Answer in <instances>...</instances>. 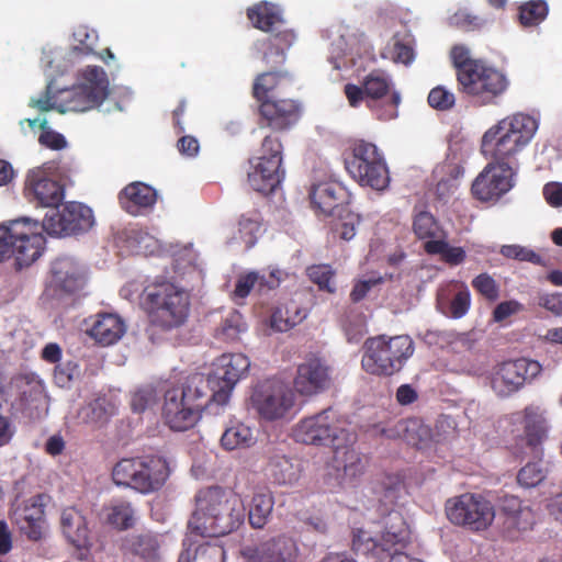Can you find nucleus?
<instances>
[{"instance_id": "f257e3e1", "label": "nucleus", "mask_w": 562, "mask_h": 562, "mask_svg": "<svg viewBox=\"0 0 562 562\" xmlns=\"http://www.w3.org/2000/svg\"><path fill=\"white\" fill-rule=\"evenodd\" d=\"M381 503L387 508L386 519L384 521V531L380 537L372 536L370 531L358 529L353 533L352 548L357 553L371 555L382 560L384 553H390L395 546H403L409 539L408 526L402 514L394 510L393 506L397 503L403 481L400 475L387 474L381 484Z\"/></svg>"}, {"instance_id": "f03ea898", "label": "nucleus", "mask_w": 562, "mask_h": 562, "mask_svg": "<svg viewBox=\"0 0 562 562\" xmlns=\"http://www.w3.org/2000/svg\"><path fill=\"white\" fill-rule=\"evenodd\" d=\"M139 306L150 326L171 331L183 326L190 315V294L183 288L156 278L146 284L139 294Z\"/></svg>"}, {"instance_id": "7ed1b4c3", "label": "nucleus", "mask_w": 562, "mask_h": 562, "mask_svg": "<svg viewBox=\"0 0 562 562\" xmlns=\"http://www.w3.org/2000/svg\"><path fill=\"white\" fill-rule=\"evenodd\" d=\"M537 128V121L528 114L507 116L483 134L481 153L490 162L516 171L517 154L531 140Z\"/></svg>"}, {"instance_id": "20e7f679", "label": "nucleus", "mask_w": 562, "mask_h": 562, "mask_svg": "<svg viewBox=\"0 0 562 562\" xmlns=\"http://www.w3.org/2000/svg\"><path fill=\"white\" fill-rule=\"evenodd\" d=\"M211 374L194 373L183 386H173L166 391L162 418L176 431H184L199 420L201 412L209 406L211 398Z\"/></svg>"}, {"instance_id": "39448f33", "label": "nucleus", "mask_w": 562, "mask_h": 562, "mask_svg": "<svg viewBox=\"0 0 562 562\" xmlns=\"http://www.w3.org/2000/svg\"><path fill=\"white\" fill-rule=\"evenodd\" d=\"M37 220L19 217L0 224V262L12 257L19 269L37 260L45 246Z\"/></svg>"}, {"instance_id": "423d86ee", "label": "nucleus", "mask_w": 562, "mask_h": 562, "mask_svg": "<svg viewBox=\"0 0 562 562\" xmlns=\"http://www.w3.org/2000/svg\"><path fill=\"white\" fill-rule=\"evenodd\" d=\"M415 350L408 335H379L363 344L362 369L372 375L391 376L400 372Z\"/></svg>"}, {"instance_id": "0eeeda50", "label": "nucleus", "mask_w": 562, "mask_h": 562, "mask_svg": "<svg viewBox=\"0 0 562 562\" xmlns=\"http://www.w3.org/2000/svg\"><path fill=\"white\" fill-rule=\"evenodd\" d=\"M169 475L168 463L157 456L121 459L112 470L113 482L142 494L160 490Z\"/></svg>"}, {"instance_id": "6e6552de", "label": "nucleus", "mask_w": 562, "mask_h": 562, "mask_svg": "<svg viewBox=\"0 0 562 562\" xmlns=\"http://www.w3.org/2000/svg\"><path fill=\"white\" fill-rule=\"evenodd\" d=\"M293 438L305 445L330 447L337 460H339L340 449L356 441L355 434L341 426V422L331 408L300 420L293 428Z\"/></svg>"}, {"instance_id": "1a4fd4ad", "label": "nucleus", "mask_w": 562, "mask_h": 562, "mask_svg": "<svg viewBox=\"0 0 562 562\" xmlns=\"http://www.w3.org/2000/svg\"><path fill=\"white\" fill-rule=\"evenodd\" d=\"M348 173L361 187L383 191L389 187L390 172L382 153L373 143L356 140L345 156Z\"/></svg>"}, {"instance_id": "9d476101", "label": "nucleus", "mask_w": 562, "mask_h": 562, "mask_svg": "<svg viewBox=\"0 0 562 562\" xmlns=\"http://www.w3.org/2000/svg\"><path fill=\"white\" fill-rule=\"evenodd\" d=\"M473 66L457 80L459 91L481 105L494 103L507 90L508 78L502 70L483 59Z\"/></svg>"}, {"instance_id": "9b49d317", "label": "nucleus", "mask_w": 562, "mask_h": 562, "mask_svg": "<svg viewBox=\"0 0 562 562\" xmlns=\"http://www.w3.org/2000/svg\"><path fill=\"white\" fill-rule=\"evenodd\" d=\"M283 146L279 137L267 135L261 143L257 162L248 172V183L257 192L268 195L282 182L284 170L282 166Z\"/></svg>"}, {"instance_id": "f8f14e48", "label": "nucleus", "mask_w": 562, "mask_h": 562, "mask_svg": "<svg viewBox=\"0 0 562 562\" xmlns=\"http://www.w3.org/2000/svg\"><path fill=\"white\" fill-rule=\"evenodd\" d=\"M446 514L450 522L472 531L487 529L495 518L492 503L481 495L471 493L449 498L446 503Z\"/></svg>"}, {"instance_id": "ddd939ff", "label": "nucleus", "mask_w": 562, "mask_h": 562, "mask_svg": "<svg viewBox=\"0 0 562 562\" xmlns=\"http://www.w3.org/2000/svg\"><path fill=\"white\" fill-rule=\"evenodd\" d=\"M65 93L60 112H85L99 106L109 94L105 71L98 66H88L82 72V81Z\"/></svg>"}, {"instance_id": "4468645a", "label": "nucleus", "mask_w": 562, "mask_h": 562, "mask_svg": "<svg viewBox=\"0 0 562 562\" xmlns=\"http://www.w3.org/2000/svg\"><path fill=\"white\" fill-rule=\"evenodd\" d=\"M250 402L262 419L273 422L290 413L294 406L295 396L282 381L267 379L255 385Z\"/></svg>"}, {"instance_id": "2eb2a0df", "label": "nucleus", "mask_w": 562, "mask_h": 562, "mask_svg": "<svg viewBox=\"0 0 562 562\" xmlns=\"http://www.w3.org/2000/svg\"><path fill=\"white\" fill-rule=\"evenodd\" d=\"M541 364L531 359L519 358L495 366L491 372V387L499 397H508L518 392L526 382L537 378Z\"/></svg>"}, {"instance_id": "dca6fc26", "label": "nucleus", "mask_w": 562, "mask_h": 562, "mask_svg": "<svg viewBox=\"0 0 562 562\" xmlns=\"http://www.w3.org/2000/svg\"><path fill=\"white\" fill-rule=\"evenodd\" d=\"M42 232L48 235L71 236L89 232L94 225L93 211L86 204L71 201L67 202L61 211L46 214L40 222Z\"/></svg>"}, {"instance_id": "f3484780", "label": "nucleus", "mask_w": 562, "mask_h": 562, "mask_svg": "<svg viewBox=\"0 0 562 562\" xmlns=\"http://www.w3.org/2000/svg\"><path fill=\"white\" fill-rule=\"evenodd\" d=\"M213 367V403L226 405L236 384L247 376L250 361L240 352L223 353Z\"/></svg>"}, {"instance_id": "a211bd4d", "label": "nucleus", "mask_w": 562, "mask_h": 562, "mask_svg": "<svg viewBox=\"0 0 562 562\" xmlns=\"http://www.w3.org/2000/svg\"><path fill=\"white\" fill-rule=\"evenodd\" d=\"M245 520L240 496L231 488L213 486V537H222L238 529Z\"/></svg>"}, {"instance_id": "6ab92c4d", "label": "nucleus", "mask_w": 562, "mask_h": 562, "mask_svg": "<svg viewBox=\"0 0 562 562\" xmlns=\"http://www.w3.org/2000/svg\"><path fill=\"white\" fill-rule=\"evenodd\" d=\"M52 169L53 166L44 164L31 169L26 175L24 195L30 202L42 207H58L65 198V188L52 178Z\"/></svg>"}, {"instance_id": "aec40b11", "label": "nucleus", "mask_w": 562, "mask_h": 562, "mask_svg": "<svg viewBox=\"0 0 562 562\" xmlns=\"http://www.w3.org/2000/svg\"><path fill=\"white\" fill-rule=\"evenodd\" d=\"M362 83L367 93V105L373 109L379 101L384 105L378 111V119L383 121L395 119L401 94L393 89L391 77L382 70H372L363 78Z\"/></svg>"}, {"instance_id": "412c9836", "label": "nucleus", "mask_w": 562, "mask_h": 562, "mask_svg": "<svg viewBox=\"0 0 562 562\" xmlns=\"http://www.w3.org/2000/svg\"><path fill=\"white\" fill-rule=\"evenodd\" d=\"M331 385V368L327 361L315 355L307 356L296 368L294 390L302 396H314Z\"/></svg>"}, {"instance_id": "4be33fe9", "label": "nucleus", "mask_w": 562, "mask_h": 562, "mask_svg": "<svg viewBox=\"0 0 562 562\" xmlns=\"http://www.w3.org/2000/svg\"><path fill=\"white\" fill-rule=\"evenodd\" d=\"M516 171L488 162L474 179L471 192L481 202L497 201L514 187Z\"/></svg>"}, {"instance_id": "5701e85b", "label": "nucleus", "mask_w": 562, "mask_h": 562, "mask_svg": "<svg viewBox=\"0 0 562 562\" xmlns=\"http://www.w3.org/2000/svg\"><path fill=\"white\" fill-rule=\"evenodd\" d=\"M258 103L260 125L274 132L292 128L302 116V105L294 99H269Z\"/></svg>"}, {"instance_id": "b1692460", "label": "nucleus", "mask_w": 562, "mask_h": 562, "mask_svg": "<svg viewBox=\"0 0 562 562\" xmlns=\"http://www.w3.org/2000/svg\"><path fill=\"white\" fill-rule=\"evenodd\" d=\"M50 285L55 292L77 294L87 283L85 269L70 257L54 260L50 268Z\"/></svg>"}, {"instance_id": "393cba45", "label": "nucleus", "mask_w": 562, "mask_h": 562, "mask_svg": "<svg viewBox=\"0 0 562 562\" xmlns=\"http://www.w3.org/2000/svg\"><path fill=\"white\" fill-rule=\"evenodd\" d=\"M44 515L43 495L37 494L15 507L11 519L27 539L38 541L43 537Z\"/></svg>"}, {"instance_id": "a878e982", "label": "nucleus", "mask_w": 562, "mask_h": 562, "mask_svg": "<svg viewBox=\"0 0 562 562\" xmlns=\"http://www.w3.org/2000/svg\"><path fill=\"white\" fill-rule=\"evenodd\" d=\"M308 198L315 212L330 215L335 209L347 202L348 192L340 182L329 179L313 183Z\"/></svg>"}, {"instance_id": "bb28decb", "label": "nucleus", "mask_w": 562, "mask_h": 562, "mask_svg": "<svg viewBox=\"0 0 562 562\" xmlns=\"http://www.w3.org/2000/svg\"><path fill=\"white\" fill-rule=\"evenodd\" d=\"M297 35L293 29L283 23L269 33L266 40L263 60L267 66L274 68L283 65L286 59V53L296 43Z\"/></svg>"}, {"instance_id": "cd10ccee", "label": "nucleus", "mask_w": 562, "mask_h": 562, "mask_svg": "<svg viewBox=\"0 0 562 562\" xmlns=\"http://www.w3.org/2000/svg\"><path fill=\"white\" fill-rule=\"evenodd\" d=\"M293 75L288 70H269L258 75L252 83V97L258 101L279 99L278 95L292 87Z\"/></svg>"}, {"instance_id": "c85d7f7f", "label": "nucleus", "mask_w": 562, "mask_h": 562, "mask_svg": "<svg viewBox=\"0 0 562 562\" xmlns=\"http://www.w3.org/2000/svg\"><path fill=\"white\" fill-rule=\"evenodd\" d=\"M60 528L67 541L78 549L90 544V529L86 516L75 506L61 510Z\"/></svg>"}, {"instance_id": "c756f323", "label": "nucleus", "mask_w": 562, "mask_h": 562, "mask_svg": "<svg viewBox=\"0 0 562 562\" xmlns=\"http://www.w3.org/2000/svg\"><path fill=\"white\" fill-rule=\"evenodd\" d=\"M156 201V190L140 181L128 183L119 193L121 207L132 215H137L142 209L153 207Z\"/></svg>"}, {"instance_id": "7c9ffc66", "label": "nucleus", "mask_w": 562, "mask_h": 562, "mask_svg": "<svg viewBox=\"0 0 562 562\" xmlns=\"http://www.w3.org/2000/svg\"><path fill=\"white\" fill-rule=\"evenodd\" d=\"M258 562H296L297 547L293 539L278 536L257 548Z\"/></svg>"}, {"instance_id": "2f4dec72", "label": "nucleus", "mask_w": 562, "mask_h": 562, "mask_svg": "<svg viewBox=\"0 0 562 562\" xmlns=\"http://www.w3.org/2000/svg\"><path fill=\"white\" fill-rule=\"evenodd\" d=\"M122 318L112 313H100L95 316L88 334L99 344L110 346L122 338L125 333Z\"/></svg>"}, {"instance_id": "473e14b6", "label": "nucleus", "mask_w": 562, "mask_h": 562, "mask_svg": "<svg viewBox=\"0 0 562 562\" xmlns=\"http://www.w3.org/2000/svg\"><path fill=\"white\" fill-rule=\"evenodd\" d=\"M274 497L266 486H257L254 490L248 505V521L255 529H262L272 514Z\"/></svg>"}, {"instance_id": "72a5a7b5", "label": "nucleus", "mask_w": 562, "mask_h": 562, "mask_svg": "<svg viewBox=\"0 0 562 562\" xmlns=\"http://www.w3.org/2000/svg\"><path fill=\"white\" fill-rule=\"evenodd\" d=\"M524 436L526 446L537 456L542 454V445L548 439V424L546 418L532 408L524 413Z\"/></svg>"}, {"instance_id": "f704fd0d", "label": "nucleus", "mask_w": 562, "mask_h": 562, "mask_svg": "<svg viewBox=\"0 0 562 562\" xmlns=\"http://www.w3.org/2000/svg\"><path fill=\"white\" fill-rule=\"evenodd\" d=\"M300 465L284 454H273L266 467V475L276 485H292L300 477Z\"/></svg>"}, {"instance_id": "c9c22d12", "label": "nucleus", "mask_w": 562, "mask_h": 562, "mask_svg": "<svg viewBox=\"0 0 562 562\" xmlns=\"http://www.w3.org/2000/svg\"><path fill=\"white\" fill-rule=\"evenodd\" d=\"M504 528L510 532L512 530L525 531L531 529L535 524L533 512L522 506L517 497L506 498L503 506Z\"/></svg>"}, {"instance_id": "e433bc0d", "label": "nucleus", "mask_w": 562, "mask_h": 562, "mask_svg": "<svg viewBox=\"0 0 562 562\" xmlns=\"http://www.w3.org/2000/svg\"><path fill=\"white\" fill-rule=\"evenodd\" d=\"M306 315V310L291 300L273 308L269 324L273 330L285 333L302 323Z\"/></svg>"}, {"instance_id": "4c0bfd02", "label": "nucleus", "mask_w": 562, "mask_h": 562, "mask_svg": "<svg viewBox=\"0 0 562 562\" xmlns=\"http://www.w3.org/2000/svg\"><path fill=\"white\" fill-rule=\"evenodd\" d=\"M247 18L258 30L270 33L284 23L278 7L268 1H261L247 9Z\"/></svg>"}, {"instance_id": "58836bf2", "label": "nucleus", "mask_w": 562, "mask_h": 562, "mask_svg": "<svg viewBox=\"0 0 562 562\" xmlns=\"http://www.w3.org/2000/svg\"><path fill=\"white\" fill-rule=\"evenodd\" d=\"M125 547L128 552L146 562H153L159 558L160 544L157 536L151 532L130 536L125 540Z\"/></svg>"}, {"instance_id": "ea45409f", "label": "nucleus", "mask_w": 562, "mask_h": 562, "mask_svg": "<svg viewBox=\"0 0 562 562\" xmlns=\"http://www.w3.org/2000/svg\"><path fill=\"white\" fill-rule=\"evenodd\" d=\"M106 522L117 530H127L135 525V510L127 501H116L108 507Z\"/></svg>"}, {"instance_id": "a19ab883", "label": "nucleus", "mask_w": 562, "mask_h": 562, "mask_svg": "<svg viewBox=\"0 0 562 562\" xmlns=\"http://www.w3.org/2000/svg\"><path fill=\"white\" fill-rule=\"evenodd\" d=\"M413 232L418 239L438 240L443 233L438 221L428 211H420L413 217Z\"/></svg>"}, {"instance_id": "79ce46f5", "label": "nucleus", "mask_w": 562, "mask_h": 562, "mask_svg": "<svg viewBox=\"0 0 562 562\" xmlns=\"http://www.w3.org/2000/svg\"><path fill=\"white\" fill-rule=\"evenodd\" d=\"M261 221V214L256 209L240 215L238 221V238L245 244L246 248H251L256 244Z\"/></svg>"}, {"instance_id": "37998d69", "label": "nucleus", "mask_w": 562, "mask_h": 562, "mask_svg": "<svg viewBox=\"0 0 562 562\" xmlns=\"http://www.w3.org/2000/svg\"><path fill=\"white\" fill-rule=\"evenodd\" d=\"M247 325L238 311H231L216 330V338L224 342H237Z\"/></svg>"}, {"instance_id": "c03bdc74", "label": "nucleus", "mask_w": 562, "mask_h": 562, "mask_svg": "<svg viewBox=\"0 0 562 562\" xmlns=\"http://www.w3.org/2000/svg\"><path fill=\"white\" fill-rule=\"evenodd\" d=\"M424 250L428 255H440L441 259L450 266L462 263L467 257L465 250L462 247L450 246L442 238L425 241Z\"/></svg>"}, {"instance_id": "a18cd8bd", "label": "nucleus", "mask_w": 562, "mask_h": 562, "mask_svg": "<svg viewBox=\"0 0 562 562\" xmlns=\"http://www.w3.org/2000/svg\"><path fill=\"white\" fill-rule=\"evenodd\" d=\"M210 491V488L202 490L195 495L196 509L193 512L188 524L191 532L201 537H207L209 517L206 510L209 509L207 495Z\"/></svg>"}, {"instance_id": "49530a36", "label": "nucleus", "mask_w": 562, "mask_h": 562, "mask_svg": "<svg viewBox=\"0 0 562 562\" xmlns=\"http://www.w3.org/2000/svg\"><path fill=\"white\" fill-rule=\"evenodd\" d=\"M252 431L249 427L239 424L227 428L221 437V446L225 450H235L249 447L252 442Z\"/></svg>"}, {"instance_id": "de8ad7c7", "label": "nucleus", "mask_w": 562, "mask_h": 562, "mask_svg": "<svg viewBox=\"0 0 562 562\" xmlns=\"http://www.w3.org/2000/svg\"><path fill=\"white\" fill-rule=\"evenodd\" d=\"M548 14V5L543 0H531L519 7V21L524 26H535Z\"/></svg>"}, {"instance_id": "09e8293b", "label": "nucleus", "mask_w": 562, "mask_h": 562, "mask_svg": "<svg viewBox=\"0 0 562 562\" xmlns=\"http://www.w3.org/2000/svg\"><path fill=\"white\" fill-rule=\"evenodd\" d=\"M348 445L341 448L342 451V471L346 477L356 479L364 473L367 460Z\"/></svg>"}, {"instance_id": "8fccbe9b", "label": "nucleus", "mask_w": 562, "mask_h": 562, "mask_svg": "<svg viewBox=\"0 0 562 562\" xmlns=\"http://www.w3.org/2000/svg\"><path fill=\"white\" fill-rule=\"evenodd\" d=\"M74 38L77 43L72 47L74 54L82 56L95 54L98 33L94 30L80 25L75 30Z\"/></svg>"}, {"instance_id": "3c124183", "label": "nucleus", "mask_w": 562, "mask_h": 562, "mask_svg": "<svg viewBox=\"0 0 562 562\" xmlns=\"http://www.w3.org/2000/svg\"><path fill=\"white\" fill-rule=\"evenodd\" d=\"M547 475L541 460L529 462L522 467L517 474V482L525 487H535L540 484Z\"/></svg>"}, {"instance_id": "603ef678", "label": "nucleus", "mask_w": 562, "mask_h": 562, "mask_svg": "<svg viewBox=\"0 0 562 562\" xmlns=\"http://www.w3.org/2000/svg\"><path fill=\"white\" fill-rule=\"evenodd\" d=\"M451 63L456 69L457 80L468 72L473 65L479 64L482 59L471 58L470 50L464 45H454L450 50Z\"/></svg>"}, {"instance_id": "864d4df0", "label": "nucleus", "mask_w": 562, "mask_h": 562, "mask_svg": "<svg viewBox=\"0 0 562 562\" xmlns=\"http://www.w3.org/2000/svg\"><path fill=\"white\" fill-rule=\"evenodd\" d=\"M334 270L329 265H314L307 268V276L310 280L317 284L319 290L329 293L335 292V284L333 281Z\"/></svg>"}, {"instance_id": "5fc2aeb1", "label": "nucleus", "mask_w": 562, "mask_h": 562, "mask_svg": "<svg viewBox=\"0 0 562 562\" xmlns=\"http://www.w3.org/2000/svg\"><path fill=\"white\" fill-rule=\"evenodd\" d=\"M473 289L486 300L494 302L499 296V288L496 281L488 273L476 276L471 282Z\"/></svg>"}, {"instance_id": "6e6d98bb", "label": "nucleus", "mask_w": 562, "mask_h": 562, "mask_svg": "<svg viewBox=\"0 0 562 562\" xmlns=\"http://www.w3.org/2000/svg\"><path fill=\"white\" fill-rule=\"evenodd\" d=\"M258 280L259 273L256 271L238 276L233 291V299L236 302L246 299L250 294L251 290H257Z\"/></svg>"}, {"instance_id": "4d7b16f0", "label": "nucleus", "mask_w": 562, "mask_h": 562, "mask_svg": "<svg viewBox=\"0 0 562 562\" xmlns=\"http://www.w3.org/2000/svg\"><path fill=\"white\" fill-rule=\"evenodd\" d=\"M454 94L442 86L435 87L428 94V103L431 108L447 111L454 105Z\"/></svg>"}, {"instance_id": "13d9d810", "label": "nucleus", "mask_w": 562, "mask_h": 562, "mask_svg": "<svg viewBox=\"0 0 562 562\" xmlns=\"http://www.w3.org/2000/svg\"><path fill=\"white\" fill-rule=\"evenodd\" d=\"M450 24L469 32L481 29L484 25V20L467 10H458L450 16Z\"/></svg>"}, {"instance_id": "bf43d9fd", "label": "nucleus", "mask_w": 562, "mask_h": 562, "mask_svg": "<svg viewBox=\"0 0 562 562\" xmlns=\"http://www.w3.org/2000/svg\"><path fill=\"white\" fill-rule=\"evenodd\" d=\"M501 254L510 259H517L520 261H528L536 265L541 263V257L533 250L519 245H504L501 248Z\"/></svg>"}, {"instance_id": "052dcab7", "label": "nucleus", "mask_w": 562, "mask_h": 562, "mask_svg": "<svg viewBox=\"0 0 562 562\" xmlns=\"http://www.w3.org/2000/svg\"><path fill=\"white\" fill-rule=\"evenodd\" d=\"M392 58L395 63L411 64L415 58L411 40L393 38Z\"/></svg>"}, {"instance_id": "680f3d73", "label": "nucleus", "mask_w": 562, "mask_h": 562, "mask_svg": "<svg viewBox=\"0 0 562 562\" xmlns=\"http://www.w3.org/2000/svg\"><path fill=\"white\" fill-rule=\"evenodd\" d=\"M47 121L41 122L42 133L38 137V143L49 149L60 150L66 147L67 142L60 133L46 127Z\"/></svg>"}, {"instance_id": "e2e57ef3", "label": "nucleus", "mask_w": 562, "mask_h": 562, "mask_svg": "<svg viewBox=\"0 0 562 562\" xmlns=\"http://www.w3.org/2000/svg\"><path fill=\"white\" fill-rule=\"evenodd\" d=\"M87 423L102 425L108 420L109 414L101 400L89 403L81 412Z\"/></svg>"}, {"instance_id": "0e129e2a", "label": "nucleus", "mask_w": 562, "mask_h": 562, "mask_svg": "<svg viewBox=\"0 0 562 562\" xmlns=\"http://www.w3.org/2000/svg\"><path fill=\"white\" fill-rule=\"evenodd\" d=\"M471 305V295L467 288L459 291L452 299L450 303V315L453 318L463 317Z\"/></svg>"}, {"instance_id": "69168bd1", "label": "nucleus", "mask_w": 562, "mask_h": 562, "mask_svg": "<svg viewBox=\"0 0 562 562\" xmlns=\"http://www.w3.org/2000/svg\"><path fill=\"white\" fill-rule=\"evenodd\" d=\"M435 173L437 177H446V179L459 184V180L464 175V167L458 161L446 160L436 168Z\"/></svg>"}, {"instance_id": "338daca9", "label": "nucleus", "mask_w": 562, "mask_h": 562, "mask_svg": "<svg viewBox=\"0 0 562 562\" xmlns=\"http://www.w3.org/2000/svg\"><path fill=\"white\" fill-rule=\"evenodd\" d=\"M286 277V273L282 270L274 269L269 272L268 276L259 274V280L257 283V291L260 294H263L268 291L277 289L281 281Z\"/></svg>"}, {"instance_id": "774afa93", "label": "nucleus", "mask_w": 562, "mask_h": 562, "mask_svg": "<svg viewBox=\"0 0 562 562\" xmlns=\"http://www.w3.org/2000/svg\"><path fill=\"white\" fill-rule=\"evenodd\" d=\"M543 196L547 203L552 207L562 206V183L549 182L543 187Z\"/></svg>"}]
</instances>
